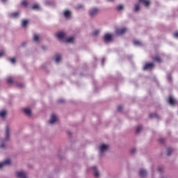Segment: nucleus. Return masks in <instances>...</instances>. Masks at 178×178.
I'll use <instances>...</instances> for the list:
<instances>
[{
	"instance_id": "10",
	"label": "nucleus",
	"mask_w": 178,
	"mask_h": 178,
	"mask_svg": "<svg viewBox=\"0 0 178 178\" xmlns=\"http://www.w3.org/2000/svg\"><path fill=\"white\" fill-rule=\"evenodd\" d=\"M154 69V63H147L143 66V70H152Z\"/></svg>"
},
{
	"instance_id": "28",
	"label": "nucleus",
	"mask_w": 178,
	"mask_h": 178,
	"mask_svg": "<svg viewBox=\"0 0 178 178\" xmlns=\"http://www.w3.org/2000/svg\"><path fill=\"white\" fill-rule=\"evenodd\" d=\"M134 45H136L138 47H141V45H142L141 42H140L139 40H134Z\"/></svg>"
},
{
	"instance_id": "19",
	"label": "nucleus",
	"mask_w": 178,
	"mask_h": 178,
	"mask_svg": "<svg viewBox=\"0 0 178 178\" xmlns=\"http://www.w3.org/2000/svg\"><path fill=\"white\" fill-rule=\"evenodd\" d=\"M6 113H8V111L5 110L0 111V118H1V119H3L5 116H6Z\"/></svg>"
},
{
	"instance_id": "4",
	"label": "nucleus",
	"mask_w": 178,
	"mask_h": 178,
	"mask_svg": "<svg viewBox=\"0 0 178 178\" xmlns=\"http://www.w3.org/2000/svg\"><path fill=\"white\" fill-rule=\"evenodd\" d=\"M99 13V9H98L97 8H92L88 11L89 16L92 19L93 17H95V16H97V15H98Z\"/></svg>"
},
{
	"instance_id": "35",
	"label": "nucleus",
	"mask_w": 178,
	"mask_h": 178,
	"mask_svg": "<svg viewBox=\"0 0 178 178\" xmlns=\"http://www.w3.org/2000/svg\"><path fill=\"white\" fill-rule=\"evenodd\" d=\"M170 154H172V149H168L167 155L169 156H170Z\"/></svg>"
},
{
	"instance_id": "43",
	"label": "nucleus",
	"mask_w": 178,
	"mask_h": 178,
	"mask_svg": "<svg viewBox=\"0 0 178 178\" xmlns=\"http://www.w3.org/2000/svg\"><path fill=\"white\" fill-rule=\"evenodd\" d=\"M158 170H159V172H162V168H159L158 169Z\"/></svg>"
},
{
	"instance_id": "37",
	"label": "nucleus",
	"mask_w": 178,
	"mask_h": 178,
	"mask_svg": "<svg viewBox=\"0 0 178 178\" xmlns=\"http://www.w3.org/2000/svg\"><path fill=\"white\" fill-rule=\"evenodd\" d=\"M9 60L11 63H16V59L15 58H10Z\"/></svg>"
},
{
	"instance_id": "44",
	"label": "nucleus",
	"mask_w": 178,
	"mask_h": 178,
	"mask_svg": "<svg viewBox=\"0 0 178 178\" xmlns=\"http://www.w3.org/2000/svg\"><path fill=\"white\" fill-rule=\"evenodd\" d=\"M161 143H163V139H160Z\"/></svg>"
},
{
	"instance_id": "30",
	"label": "nucleus",
	"mask_w": 178,
	"mask_h": 178,
	"mask_svg": "<svg viewBox=\"0 0 178 178\" xmlns=\"http://www.w3.org/2000/svg\"><path fill=\"white\" fill-rule=\"evenodd\" d=\"M130 152L132 155H134V154L137 152V149H136L135 147H133L132 149H131Z\"/></svg>"
},
{
	"instance_id": "41",
	"label": "nucleus",
	"mask_w": 178,
	"mask_h": 178,
	"mask_svg": "<svg viewBox=\"0 0 178 178\" xmlns=\"http://www.w3.org/2000/svg\"><path fill=\"white\" fill-rule=\"evenodd\" d=\"M122 109H123V106H119L118 107V110L120 111H122Z\"/></svg>"
},
{
	"instance_id": "23",
	"label": "nucleus",
	"mask_w": 178,
	"mask_h": 178,
	"mask_svg": "<svg viewBox=\"0 0 178 178\" xmlns=\"http://www.w3.org/2000/svg\"><path fill=\"white\" fill-rule=\"evenodd\" d=\"M149 118H150V119H152L154 118L156 119H161V117H159V115H158V114H155V113L150 114Z\"/></svg>"
},
{
	"instance_id": "33",
	"label": "nucleus",
	"mask_w": 178,
	"mask_h": 178,
	"mask_svg": "<svg viewBox=\"0 0 178 178\" xmlns=\"http://www.w3.org/2000/svg\"><path fill=\"white\" fill-rule=\"evenodd\" d=\"M32 9H38L39 6L38 4H34L33 6H32Z\"/></svg>"
},
{
	"instance_id": "32",
	"label": "nucleus",
	"mask_w": 178,
	"mask_h": 178,
	"mask_svg": "<svg viewBox=\"0 0 178 178\" xmlns=\"http://www.w3.org/2000/svg\"><path fill=\"white\" fill-rule=\"evenodd\" d=\"M117 10H123V6L122 5H118L116 6Z\"/></svg>"
},
{
	"instance_id": "24",
	"label": "nucleus",
	"mask_w": 178,
	"mask_h": 178,
	"mask_svg": "<svg viewBox=\"0 0 178 178\" xmlns=\"http://www.w3.org/2000/svg\"><path fill=\"white\" fill-rule=\"evenodd\" d=\"M139 10H140V4L139 3L135 4L134 8V12H138Z\"/></svg>"
},
{
	"instance_id": "5",
	"label": "nucleus",
	"mask_w": 178,
	"mask_h": 178,
	"mask_svg": "<svg viewBox=\"0 0 178 178\" xmlns=\"http://www.w3.org/2000/svg\"><path fill=\"white\" fill-rule=\"evenodd\" d=\"M58 122V116L55 114H51L50 120H49V124H56Z\"/></svg>"
},
{
	"instance_id": "22",
	"label": "nucleus",
	"mask_w": 178,
	"mask_h": 178,
	"mask_svg": "<svg viewBox=\"0 0 178 178\" xmlns=\"http://www.w3.org/2000/svg\"><path fill=\"white\" fill-rule=\"evenodd\" d=\"M15 79L13 77L11 76H8L7 77V83L8 84H12L14 81Z\"/></svg>"
},
{
	"instance_id": "31",
	"label": "nucleus",
	"mask_w": 178,
	"mask_h": 178,
	"mask_svg": "<svg viewBox=\"0 0 178 178\" xmlns=\"http://www.w3.org/2000/svg\"><path fill=\"white\" fill-rule=\"evenodd\" d=\"M153 59H154V60H155V62H159V63L161 62V58H159L158 56L153 57Z\"/></svg>"
},
{
	"instance_id": "34",
	"label": "nucleus",
	"mask_w": 178,
	"mask_h": 178,
	"mask_svg": "<svg viewBox=\"0 0 178 178\" xmlns=\"http://www.w3.org/2000/svg\"><path fill=\"white\" fill-rule=\"evenodd\" d=\"M45 5H52V3L49 1V0L44 1Z\"/></svg>"
},
{
	"instance_id": "17",
	"label": "nucleus",
	"mask_w": 178,
	"mask_h": 178,
	"mask_svg": "<svg viewBox=\"0 0 178 178\" xmlns=\"http://www.w3.org/2000/svg\"><path fill=\"white\" fill-rule=\"evenodd\" d=\"M29 24V20L27 19H22L21 22V26L22 27H24V29H26V27H27V25Z\"/></svg>"
},
{
	"instance_id": "46",
	"label": "nucleus",
	"mask_w": 178,
	"mask_h": 178,
	"mask_svg": "<svg viewBox=\"0 0 178 178\" xmlns=\"http://www.w3.org/2000/svg\"><path fill=\"white\" fill-rule=\"evenodd\" d=\"M7 0H1L3 3L6 2Z\"/></svg>"
},
{
	"instance_id": "2",
	"label": "nucleus",
	"mask_w": 178,
	"mask_h": 178,
	"mask_svg": "<svg viewBox=\"0 0 178 178\" xmlns=\"http://www.w3.org/2000/svg\"><path fill=\"white\" fill-rule=\"evenodd\" d=\"M56 37L59 41H64V42H67V44H73V42H74V38L66 36V33L64 32H57Z\"/></svg>"
},
{
	"instance_id": "9",
	"label": "nucleus",
	"mask_w": 178,
	"mask_h": 178,
	"mask_svg": "<svg viewBox=\"0 0 178 178\" xmlns=\"http://www.w3.org/2000/svg\"><path fill=\"white\" fill-rule=\"evenodd\" d=\"M126 31H127V29L126 28L117 29L115 30V34H117V35H122V34H124Z\"/></svg>"
},
{
	"instance_id": "48",
	"label": "nucleus",
	"mask_w": 178,
	"mask_h": 178,
	"mask_svg": "<svg viewBox=\"0 0 178 178\" xmlns=\"http://www.w3.org/2000/svg\"><path fill=\"white\" fill-rule=\"evenodd\" d=\"M108 1H112V0H108Z\"/></svg>"
},
{
	"instance_id": "47",
	"label": "nucleus",
	"mask_w": 178,
	"mask_h": 178,
	"mask_svg": "<svg viewBox=\"0 0 178 178\" xmlns=\"http://www.w3.org/2000/svg\"><path fill=\"white\" fill-rule=\"evenodd\" d=\"M42 49H45V47H42Z\"/></svg>"
},
{
	"instance_id": "39",
	"label": "nucleus",
	"mask_w": 178,
	"mask_h": 178,
	"mask_svg": "<svg viewBox=\"0 0 178 178\" xmlns=\"http://www.w3.org/2000/svg\"><path fill=\"white\" fill-rule=\"evenodd\" d=\"M76 9H83V5L79 4V5L76 6Z\"/></svg>"
},
{
	"instance_id": "40",
	"label": "nucleus",
	"mask_w": 178,
	"mask_h": 178,
	"mask_svg": "<svg viewBox=\"0 0 178 178\" xmlns=\"http://www.w3.org/2000/svg\"><path fill=\"white\" fill-rule=\"evenodd\" d=\"M173 35L175 38H178V32H175L173 33Z\"/></svg>"
},
{
	"instance_id": "11",
	"label": "nucleus",
	"mask_w": 178,
	"mask_h": 178,
	"mask_svg": "<svg viewBox=\"0 0 178 178\" xmlns=\"http://www.w3.org/2000/svg\"><path fill=\"white\" fill-rule=\"evenodd\" d=\"M147 175H148V172H147V170L144 168H140L139 170V176L140 178H145L147 177Z\"/></svg>"
},
{
	"instance_id": "15",
	"label": "nucleus",
	"mask_w": 178,
	"mask_h": 178,
	"mask_svg": "<svg viewBox=\"0 0 178 178\" xmlns=\"http://www.w3.org/2000/svg\"><path fill=\"white\" fill-rule=\"evenodd\" d=\"M53 59L54 62H56V63H59V62L62 60V56L59 54H56V56H54Z\"/></svg>"
},
{
	"instance_id": "27",
	"label": "nucleus",
	"mask_w": 178,
	"mask_h": 178,
	"mask_svg": "<svg viewBox=\"0 0 178 178\" xmlns=\"http://www.w3.org/2000/svg\"><path fill=\"white\" fill-rule=\"evenodd\" d=\"M99 33H100V31L99 29H96L93 31L92 35H94V37H97V35H98Z\"/></svg>"
},
{
	"instance_id": "26",
	"label": "nucleus",
	"mask_w": 178,
	"mask_h": 178,
	"mask_svg": "<svg viewBox=\"0 0 178 178\" xmlns=\"http://www.w3.org/2000/svg\"><path fill=\"white\" fill-rule=\"evenodd\" d=\"M19 15V12H15V13H11V16L12 17H13L14 19L17 17Z\"/></svg>"
},
{
	"instance_id": "12",
	"label": "nucleus",
	"mask_w": 178,
	"mask_h": 178,
	"mask_svg": "<svg viewBox=\"0 0 178 178\" xmlns=\"http://www.w3.org/2000/svg\"><path fill=\"white\" fill-rule=\"evenodd\" d=\"M17 178H27V174L24 171H18L16 172Z\"/></svg>"
},
{
	"instance_id": "38",
	"label": "nucleus",
	"mask_w": 178,
	"mask_h": 178,
	"mask_svg": "<svg viewBox=\"0 0 178 178\" xmlns=\"http://www.w3.org/2000/svg\"><path fill=\"white\" fill-rule=\"evenodd\" d=\"M167 79L168 81H172V76H170V74L167 75Z\"/></svg>"
},
{
	"instance_id": "42",
	"label": "nucleus",
	"mask_w": 178,
	"mask_h": 178,
	"mask_svg": "<svg viewBox=\"0 0 178 178\" xmlns=\"http://www.w3.org/2000/svg\"><path fill=\"white\" fill-rule=\"evenodd\" d=\"M58 104H62L63 102V99H59L58 100Z\"/></svg>"
},
{
	"instance_id": "18",
	"label": "nucleus",
	"mask_w": 178,
	"mask_h": 178,
	"mask_svg": "<svg viewBox=\"0 0 178 178\" xmlns=\"http://www.w3.org/2000/svg\"><path fill=\"white\" fill-rule=\"evenodd\" d=\"M33 41L34 42H38L40 41V35L35 33L33 35Z\"/></svg>"
},
{
	"instance_id": "1",
	"label": "nucleus",
	"mask_w": 178,
	"mask_h": 178,
	"mask_svg": "<svg viewBox=\"0 0 178 178\" xmlns=\"http://www.w3.org/2000/svg\"><path fill=\"white\" fill-rule=\"evenodd\" d=\"M4 138L0 140V149H6L8 146L6 145V141L10 140V127L7 124L5 127Z\"/></svg>"
},
{
	"instance_id": "6",
	"label": "nucleus",
	"mask_w": 178,
	"mask_h": 178,
	"mask_svg": "<svg viewBox=\"0 0 178 178\" xmlns=\"http://www.w3.org/2000/svg\"><path fill=\"white\" fill-rule=\"evenodd\" d=\"M112 37L113 35L111 33H106L104 35L103 41H104L106 43L112 42Z\"/></svg>"
},
{
	"instance_id": "36",
	"label": "nucleus",
	"mask_w": 178,
	"mask_h": 178,
	"mask_svg": "<svg viewBox=\"0 0 178 178\" xmlns=\"http://www.w3.org/2000/svg\"><path fill=\"white\" fill-rule=\"evenodd\" d=\"M2 56H5V51H0V58H2Z\"/></svg>"
},
{
	"instance_id": "45",
	"label": "nucleus",
	"mask_w": 178,
	"mask_h": 178,
	"mask_svg": "<svg viewBox=\"0 0 178 178\" xmlns=\"http://www.w3.org/2000/svg\"><path fill=\"white\" fill-rule=\"evenodd\" d=\"M104 62H105V58L102 59V63H104Z\"/></svg>"
},
{
	"instance_id": "16",
	"label": "nucleus",
	"mask_w": 178,
	"mask_h": 178,
	"mask_svg": "<svg viewBox=\"0 0 178 178\" xmlns=\"http://www.w3.org/2000/svg\"><path fill=\"white\" fill-rule=\"evenodd\" d=\"M167 101H168V104H170V105H176V104H177L176 100L175 99H173L172 97H170Z\"/></svg>"
},
{
	"instance_id": "13",
	"label": "nucleus",
	"mask_w": 178,
	"mask_h": 178,
	"mask_svg": "<svg viewBox=\"0 0 178 178\" xmlns=\"http://www.w3.org/2000/svg\"><path fill=\"white\" fill-rule=\"evenodd\" d=\"M22 111L26 116H31V109L29 108H24L22 109Z\"/></svg>"
},
{
	"instance_id": "3",
	"label": "nucleus",
	"mask_w": 178,
	"mask_h": 178,
	"mask_svg": "<svg viewBox=\"0 0 178 178\" xmlns=\"http://www.w3.org/2000/svg\"><path fill=\"white\" fill-rule=\"evenodd\" d=\"M111 149V145L108 143H99L97 146V151L99 156H104Z\"/></svg>"
},
{
	"instance_id": "7",
	"label": "nucleus",
	"mask_w": 178,
	"mask_h": 178,
	"mask_svg": "<svg viewBox=\"0 0 178 178\" xmlns=\"http://www.w3.org/2000/svg\"><path fill=\"white\" fill-rule=\"evenodd\" d=\"M92 170L94 177L99 178V177L101 176V172H99L98 168H97V167L95 166H93L92 167Z\"/></svg>"
},
{
	"instance_id": "14",
	"label": "nucleus",
	"mask_w": 178,
	"mask_h": 178,
	"mask_svg": "<svg viewBox=\"0 0 178 178\" xmlns=\"http://www.w3.org/2000/svg\"><path fill=\"white\" fill-rule=\"evenodd\" d=\"M63 15L66 19H70V16H72V12L69 10H65L63 11Z\"/></svg>"
},
{
	"instance_id": "20",
	"label": "nucleus",
	"mask_w": 178,
	"mask_h": 178,
	"mask_svg": "<svg viewBox=\"0 0 178 178\" xmlns=\"http://www.w3.org/2000/svg\"><path fill=\"white\" fill-rule=\"evenodd\" d=\"M16 86L18 88H24L26 87V85L21 82L16 83Z\"/></svg>"
},
{
	"instance_id": "25",
	"label": "nucleus",
	"mask_w": 178,
	"mask_h": 178,
	"mask_svg": "<svg viewBox=\"0 0 178 178\" xmlns=\"http://www.w3.org/2000/svg\"><path fill=\"white\" fill-rule=\"evenodd\" d=\"M21 5L22 6H24V8H26L29 5V2H27L26 0L22 1Z\"/></svg>"
},
{
	"instance_id": "8",
	"label": "nucleus",
	"mask_w": 178,
	"mask_h": 178,
	"mask_svg": "<svg viewBox=\"0 0 178 178\" xmlns=\"http://www.w3.org/2000/svg\"><path fill=\"white\" fill-rule=\"evenodd\" d=\"M10 163V159H7L4 160L3 162L0 163V169H2V168H5V166H9Z\"/></svg>"
},
{
	"instance_id": "29",
	"label": "nucleus",
	"mask_w": 178,
	"mask_h": 178,
	"mask_svg": "<svg viewBox=\"0 0 178 178\" xmlns=\"http://www.w3.org/2000/svg\"><path fill=\"white\" fill-rule=\"evenodd\" d=\"M141 130H143V127H141V125H138L136 129V133H140Z\"/></svg>"
},
{
	"instance_id": "21",
	"label": "nucleus",
	"mask_w": 178,
	"mask_h": 178,
	"mask_svg": "<svg viewBox=\"0 0 178 178\" xmlns=\"http://www.w3.org/2000/svg\"><path fill=\"white\" fill-rule=\"evenodd\" d=\"M145 6H148L149 5V1L148 0H139Z\"/></svg>"
}]
</instances>
